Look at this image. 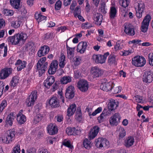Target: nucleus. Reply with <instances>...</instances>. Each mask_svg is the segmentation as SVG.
<instances>
[{"instance_id":"nucleus-47","label":"nucleus","mask_w":153,"mask_h":153,"mask_svg":"<svg viewBox=\"0 0 153 153\" xmlns=\"http://www.w3.org/2000/svg\"><path fill=\"white\" fill-rule=\"evenodd\" d=\"M35 102V101L28 97L26 101L27 105L28 107L33 106V105Z\"/></svg>"},{"instance_id":"nucleus-61","label":"nucleus","mask_w":153,"mask_h":153,"mask_svg":"<svg viewBox=\"0 0 153 153\" xmlns=\"http://www.w3.org/2000/svg\"><path fill=\"white\" fill-rule=\"evenodd\" d=\"M121 43L119 42H116V45H115L114 48L116 51L120 50L122 48V47L120 46Z\"/></svg>"},{"instance_id":"nucleus-1","label":"nucleus","mask_w":153,"mask_h":153,"mask_svg":"<svg viewBox=\"0 0 153 153\" xmlns=\"http://www.w3.org/2000/svg\"><path fill=\"white\" fill-rule=\"evenodd\" d=\"M27 38L26 34L23 33L15 34L13 36L8 37L7 40L9 42L13 45H16L20 43L21 41L25 40Z\"/></svg>"},{"instance_id":"nucleus-3","label":"nucleus","mask_w":153,"mask_h":153,"mask_svg":"<svg viewBox=\"0 0 153 153\" xmlns=\"http://www.w3.org/2000/svg\"><path fill=\"white\" fill-rule=\"evenodd\" d=\"M132 62L133 65L136 67H142L146 64V60L143 57L138 56L132 59Z\"/></svg>"},{"instance_id":"nucleus-2","label":"nucleus","mask_w":153,"mask_h":153,"mask_svg":"<svg viewBox=\"0 0 153 153\" xmlns=\"http://www.w3.org/2000/svg\"><path fill=\"white\" fill-rule=\"evenodd\" d=\"M16 132L13 130H10L7 131L2 137V142L6 144L11 143L15 139Z\"/></svg>"},{"instance_id":"nucleus-46","label":"nucleus","mask_w":153,"mask_h":153,"mask_svg":"<svg viewBox=\"0 0 153 153\" xmlns=\"http://www.w3.org/2000/svg\"><path fill=\"white\" fill-rule=\"evenodd\" d=\"M7 106V101L5 100H3L0 104V114H1L3 110L5 108V107Z\"/></svg>"},{"instance_id":"nucleus-36","label":"nucleus","mask_w":153,"mask_h":153,"mask_svg":"<svg viewBox=\"0 0 153 153\" xmlns=\"http://www.w3.org/2000/svg\"><path fill=\"white\" fill-rule=\"evenodd\" d=\"M115 56L114 55H110L108 59V63L110 65H116Z\"/></svg>"},{"instance_id":"nucleus-32","label":"nucleus","mask_w":153,"mask_h":153,"mask_svg":"<svg viewBox=\"0 0 153 153\" xmlns=\"http://www.w3.org/2000/svg\"><path fill=\"white\" fill-rule=\"evenodd\" d=\"M11 6L14 8L18 9L19 8L20 0H10Z\"/></svg>"},{"instance_id":"nucleus-63","label":"nucleus","mask_w":153,"mask_h":153,"mask_svg":"<svg viewBox=\"0 0 153 153\" xmlns=\"http://www.w3.org/2000/svg\"><path fill=\"white\" fill-rule=\"evenodd\" d=\"M121 53H122V56H126L131 53V51L129 50L124 51H123L121 52Z\"/></svg>"},{"instance_id":"nucleus-41","label":"nucleus","mask_w":153,"mask_h":153,"mask_svg":"<svg viewBox=\"0 0 153 153\" xmlns=\"http://www.w3.org/2000/svg\"><path fill=\"white\" fill-rule=\"evenodd\" d=\"M105 2H102L100 4V6L99 9L100 12H101L103 14H105L106 13V9L105 8Z\"/></svg>"},{"instance_id":"nucleus-24","label":"nucleus","mask_w":153,"mask_h":153,"mask_svg":"<svg viewBox=\"0 0 153 153\" xmlns=\"http://www.w3.org/2000/svg\"><path fill=\"white\" fill-rule=\"evenodd\" d=\"M118 106V103L115 102L114 100H111L108 104V107L109 111H111L116 109Z\"/></svg>"},{"instance_id":"nucleus-31","label":"nucleus","mask_w":153,"mask_h":153,"mask_svg":"<svg viewBox=\"0 0 153 153\" xmlns=\"http://www.w3.org/2000/svg\"><path fill=\"white\" fill-rule=\"evenodd\" d=\"M72 77L69 76H64L61 78L60 82L62 84H67L71 81Z\"/></svg>"},{"instance_id":"nucleus-33","label":"nucleus","mask_w":153,"mask_h":153,"mask_svg":"<svg viewBox=\"0 0 153 153\" xmlns=\"http://www.w3.org/2000/svg\"><path fill=\"white\" fill-rule=\"evenodd\" d=\"M65 56L63 54H61L59 59V66L61 68H63L65 65Z\"/></svg>"},{"instance_id":"nucleus-59","label":"nucleus","mask_w":153,"mask_h":153,"mask_svg":"<svg viewBox=\"0 0 153 153\" xmlns=\"http://www.w3.org/2000/svg\"><path fill=\"white\" fill-rule=\"evenodd\" d=\"M80 7L79 6H77L75 9L74 11V15L75 17H76L77 15L80 14Z\"/></svg>"},{"instance_id":"nucleus-12","label":"nucleus","mask_w":153,"mask_h":153,"mask_svg":"<svg viewBox=\"0 0 153 153\" xmlns=\"http://www.w3.org/2000/svg\"><path fill=\"white\" fill-rule=\"evenodd\" d=\"M125 27L124 32L128 35L133 36L135 34L134 28L131 24L125 23L124 24Z\"/></svg>"},{"instance_id":"nucleus-25","label":"nucleus","mask_w":153,"mask_h":153,"mask_svg":"<svg viewBox=\"0 0 153 153\" xmlns=\"http://www.w3.org/2000/svg\"><path fill=\"white\" fill-rule=\"evenodd\" d=\"M27 62L25 61H22L19 59L15 63L16 65H18L17 69L18 71H21L22 69L24 68L26 66Z\"/></svg>"},{"instance_id":"nucleus-44","label":"nucleus","mask_w":153,"mask_h":153,"mask_svg":"<svg viewBox=\"0 0 153 153\" xmlns=\"http://www.w3.org/2000/svg\"><path fill=\"white\" fill-rule=\"evenodd\" d=\"M74 64L75 66H77L80 64L81 57L79 56H76L74 59Z\"/></svg>"},{"instance_id":"nucleus-56","label":"nucleus","mask_w":153,"mask_h":153,"mask_svg":"<svg viewBox=\"0 0 153 153\" xmlns=\"http://www.w3.org/2000/svg\"><path fill=\"white\" fill-rule=\"evenodd\" d=\"M66 132L69 135H71L74 134L73 128L68 127L66 129Z\"/></svg>"},{"instance_id":"nucleus-38","label":"nucleus","mask_w":153,"mask_h":153,"mask_svg":"<svg viewBox=\"0 0 153 153\" xmlns=\"http://www.w3.org/2000/svg\"><path fill=\"white\" fill-rule=\"evenodd\" d=\"M83 144L84 147L86 149H89L91 147V143L87 139H85L83 141Z\"/></svg>"},{"instance_id":"nucleus-13","label":"nucleus","mask_w":153,"mask_h":153,"mask_svg":"<svg viewBox=\"0 0 153 153\" xmlns=\"http://www.w3.org/2000/svg\"><path fill=\"white\" fill-rule=\"evenodd\" d=\"M74 88L70 85L66 89L65 96L67 98L71 99L74 96Z\"/></svg>"},{"instance_id":"nucleus-52","label":"nucleus","mask_w":153,"mask_h":153,"mask_svg":"<svg viewBox=\"0 0 153 153\" xmlns=\"http://www.w3.org/2000/svg\"><path fill=\"white\" fill-rule=\"evenodd\" d=\"M46 59V58L45 57H43L40 58L37 63V65H42L44 64L46 62H45Z\"/></svg>"},{"instance_id":"nucleus-14","label":"nucleus","mask_w":153,"mask_h":153,"mask_svg":"<svg viewBox=\"0 0 153 153\" xmlns=\"http://www.w3.org/2000/svg\"><path fill=\"white\" fill-rule=\"evenodd\" d=\"M49 105L52 108L58 107L60 106L58 99L56 97H51L49 101Z\"/></svg>"},{"instance_id":"nucleus-28","label":"nucleus","mask_w":153,"mask_h":153,"mask_svg":"<svg viewBox=\"0 0 153 153\" xmlns=\"http://www.w3.org/2000/svg\"><path fill=\"white\" fill-rule=\"evenodd\" d=\"M134 142V140L133 137H128L125 141V145L127 147H129L133 144Z\"/></svg>"},{"instance_id":"nucleus-34","label":"nucleus","mask_w":153,"mask_h":153,"mask_svg":"<svg viewBox=\"0 0 153 153\" xmlns=\"http://www.w3.org/2000/svg\"><path fill=\"white\" fill-rule=\"evenodd\" d=\"M34 45V44L33 42H29L24 47L23 50L26 51L32 49Z\"/></svg>"},{"instance_id":"nucleus-48","label":"nucleus","mask_w":153,"mask_h":153,"mask_svg":"<svg viewBox=\"0 0 153 153\" xmlns=\"http://www.w3.org/2000/svg\"><path fill=\"white\" fill-rule=\"evenodd\" d=\"M120 134L119 137L120 138H123L126 135V131L122 127L119 128Z\"/></svg>"},{"instance_id":"nucleus-49","label":"nucleus","mask_w":153,"mask_h":153,"mask_svg":"<svg viewBox=\"0 0 153 153\" xmlns=\"http://www.w3.org/2000/svg\"><path fill=\"white\" fill-rule=\"evenodd\" d=\"M63 144L65 146L71 149H72L73 148V146L71 145L69 140H64Z\"/></svg>"},{"instance_id":"nucleus-5","label":"nucleus","mask_w":153,"mask_h":153,"mask_svg":"<svg viewBox=\"0 0 153 153\" xmlns=\"http://www.w3.org/2000/svg\"><path fill=\"white\" fill-rule=\"evenodd\" d=\"M151 19V16L149 14L144 17L141 23V31L142 32L145 33L147 31Z\"/></svg>"},{"instance_id":"nucleus-45","label":"nucleus","mask_w":153,"mask_h":153,"mask_svg":"<svg viewBox=\"0 0 153 153\" xmlns=\"http://www.w3.org/2000/svg\"><path fill=\"white\" fill-rule=\"evenodd\" d=\"M74 48H71L67 46V51L68 54L73 56L74 55Z\"/></svg>"},{"instance_id":"nucleus-54","label":"nucleus","mask_w":153,"mask_h":153,"mask_svg":"<svg viewBox=\"0 0 153 153\" xmlns=\"http://www.w3.org/2000/svg\"><path fill=\"white\" fill-rule=\"evenodd\" d=\"M121 87L120 86L115 87L112 91V92L114 94H117L121 91Z\"/></svg>"},{"instance_id":"nucleus-19","label":"nucleus","mask_w":153,"mask_h":153,"mask_svg":"<svg viewBox=\"0 0 153 153\" xmlns=\"http://www.w3.org/2000/svg\"><path fill=\"white\" fill-rule=\"evenodd\" d=\"M15 118V114L13 112L10 113L6 117L5 121L6 124L12 126Z\"/></svg>"},{"instance_id":"nucleus-26","label":"nucleus","mask_w":153,"mask_h":153,"mask_svg":"<svg viewBox=\"0 0 153 153\" xmlns=\"http://www.w3.org/2000/svg\"><path fill=\"white\" fill-rule=\"evenodd\" d=\"M76 110L75 104H73L71 105L67 111V115L70 117L74 114Z\"/></svg>"},{"instance_id":"nucleus-58","label":"nucleus","mask_w":153,"mask_h":153,"mask_svg":"<svg viewBox=\"0 0 153 153\" xmlns=\"http://www.w3.org/2000/svg\"><path fill=\"white\" fill-rule=\"evenodd\" d=\"M76 117L77 120L79 121H80L82 120V113L81 110L79 111H76Z\"/></svg>"},{"instance_id":"nucleus-23","label":"nucleus","mask_w":153,"mask_h":153,"mask_svg":"<svg viewBox=\"0 0 153 153\" xmlns=\"http://www.w3.org/2000/svg\"><path fill=\"white\" fill-rule=\"evenodd\" d=\"M47 130L50 134L53 135L57 133L58 130L56 125L51 123L47 127Z\"/></svg>"},{"instance_id":"nucleus-10","label":"nucleus","mask_w":153,"mask_h":153,"mask_svg":"<svg viewBox=\"0 0 153 153\" xmlns=\"http://www.w3.org/2000/svg\"><path fill=\"white\" fill-rule=\"evenodd\" d=\"M79 89L82 92H85L88 90V85L87 82L84 80L79 81L77 84Z\"/></svg>"},{"instance_id":"nucleus-30","label":"nucleus","mask_w":153,"mask_h":153,"mask_svg":"<svg viewBox=\"0 0 153 153\" xmlns=\"http://www.w3.org/2000/svg\"><path fill=\"white\" fill-rule=\"evenodd\" d=\"M102 110V108L101 107L98 108L94 112L91 114L92 109L89 108H87L86 109V111H88V114L89 116L92 115L93 116H95L97 114L100 113Z\"/></svg>"},{"instance_id":"nucleus-15","label":"nucleus","mask_w":153,"mask_h":153,"mask_svg":"<svg viewBox=\"0 0 153 153\" xmlns=\"http://www.w3.org/2000/svg\"><path fill=\"white\" fill-rule=\"evenodd\" d=\"M49 50V47L47 45H44L41 47L38 51V55L39 57L44 56L48 53Z\"/></svg>"},{"instance_id":"nucleus-27","label":"nucleus","mask_w":153,"mask_h":153,"mask_svg":"<svg viewBox=\"0 0 153 153\" xmlns=\"http://www.w3.org/2000/svg\"><path fill=\"white\" fill-rule=\"evenodd\" d=\"M92 59L97 63L102 64L105 62L104 59H102L101 55H94L92 56Z\"/></svg>"},{"instance_id":"nucleus-11","label":"nucleus","mask_w":153,"mask_h":153,"mask_svg":"<svg viewBox=\"0 0 153 153\" xmlns=\"http://www.w3.org/2000/svg\"><path fill=\"white\" fill-rule=\"evenodd\" d=\"M91 74L93 78H96L101 76L103 73V71L97 67L92 68Z\"/></svg>"},{"instance_id":"nucleus-16","label":"nucleus","mask_w":153,"mask_h":153,"mask_svg":"<svg viewBox=\"0 0 153 153\" xmlns=\"http://www.w3.org/2000/svg\"><path fill=\"white\" fill-rule=\"evenodd\" d=\"M58 63L57 60H54L51 63L48 70L49 74H53L56 72L58 68Z\"/></svg>"},{"instance_id":"nucleus-64","label":"nucleus","mask_w":153,"mask_h":153,"mask_svg":"<svg viewBox=\"0 0 153 153\" xmlns=\"http://www.w3.org/2000/svg\"><path fill=\"white\" fill-rule=\"evenodd\" d=\"M44 86L47 88H50L52 84L48 82L47 80H45L44 82Z\"/></svg>"},{"instance_id":"nucleus-4","label":"nucleus","mask_w":153,"mask_h":153,"mask_svg":"<svg viewBox=\"0 0 153 153\" xmlns=\"http://www.w3.org/2000/svg\"><path fill=\"white\" fill-rule=\"evenodd\" d=\"M95 144L97 148L102 149V148L108 147L109 142L106 138H99L95 140Z\"/></svg>"},{"instance_id":"nucleus-50","label":"nucleus","mask_w":153,"mask_h":153,"mask_svg":"<svg viewBox=\"0 0 153 153\" xmlns=\"http://www.w3.org/2000/svg\"><path fill=\"white\" fill-rule=\"evenodd\" d=\"M148 61L149 64L153 66V53H150L148 54Z\"/></svg>"},{"instance_id":"nucleus-60","label":"nucleus","mask_w":153,"mask_h":153,"mask_svg":"<svg viewBox=\"0 0 153 153\" xmlns=\"http://www.w3.org/2000/svg\"><path fill=\"white\" fill-rule=\"evenodd\" d=\"M46 80H47L48 82H50L52 84H53L55 81L54 77L51 76L48 77Z\"/></svg>"},{"instance_id":"nucleus-51","label":"nucleus","mask_w":153,"mask_h":153,"mask_svg":"<svg viewBox=\"0 0 153 153\" xmlns=\"http://www.w3.org/2000/svg\"><path fill=\"white\" fill-rule=\"evenodd\" d=\"M62 2L60 0L57 1L55 4V8L56 10H59L61 7Z\"/></svg>"},{"instance_id":"nucleus-62","label":"nucleus","mask_w":153,"mask_h":153,"mask_svg":"<svg viewBox=\"0 0 153 153\" xmlns=\"http://www.w3.org/2000/svg\"><path fill=\"white\" fill-rule=\"evenodd\" d=\"M42 117L41 115L38 114L35 117L34 120L36 122H39L42 120Z\"/></svg>"},{"instance_id":"nucleus-57","label":"nucleus","mask_w":153,"mask_h":153,"mask_svg":"<svg viewBox=\"0 0 153 153\" xmlns=\"http://www.w3.org/2000/svg\"><path fill=\"white\" fill-rule=\"evenodd\" d=\"M20 146L18 144L16 147L14 148L13 151L12 153H20Z\"/></svg>"},{"instance_id":"nucleus-42","label":"nucleus","mask_w":153,"mask_h":153,"mask_svg":"<svg viewBox=\"0 0 153 153\" xmlns=\"http://www.w3.org/2000/svg\"><path fill=\"white\" fill-rule=\"evenodd\" d=\"M120 4L123 7L126 8L129 4V0H119Z\"/></svg>"},{"instance_id":"nucleus-20","label":"nucleus","mask_w":153,"mask_h":153,"mask_svg":"<svg viewBox=\"0 0 153 153\" xmlns=\"http://www.w3.org/2000/svg\"><path fill=\"white\" fill-rule=\"evenodd\" d=\"M100 129V128L97 126H94L93 128L90 131L89 134V138L90 139H93L97 134Z\"/></svg>"},{"instance_id":"nucleus-35","label":"nucleus","mask_w":153,"mask_h":153,"mask_svg":"<svg viewBox=\"0 0 153 153\" xmlns=\"http://www.w3.org/2000/svg\"><path fill=\"white\" fill-rule=\"evenodd\" d=\"M22 24L20 21H13L11 22V26L13 28L16 29L19 27Z\"/></svg>"},{"instance_id":"nucleus-37","label":"nucleus","mask_w":153,"mask_h":153,"mask_svg":"<svg viewBox=\"0 0 153 153\" xmlns=\"http://www.w3.org/2000/svg\"><path fill=\"white\" fill-rule=\"evenodd\" d=\"M117 13V11L116 8L114 7H111L110 12V18L112 19H114L116 17Z\"/></svg>"},{"instance_id":"nucleus-8","label":"nucleus","mask_w":153,"mask_h":153,"mask_svg":"<svg viewBox=\"0 0 153 153\" xmlns=\"http://www.w3.org/2000/svg\"><path fill=\"white\" fill-rule=\"evenodd\" d=\"M12 69L10 68H5L2 69L0 72V79H5L10 75L12 72Z\"/></svg>"},{"instance_id":"nucleus-18","label":"nucleus","mask_w":153,"mask_h":153,"mask_svg":"<svg viewBox=\"0 0 153 153\" xmlns=\"http://www.w3.org/2000/svg\"><path fill=\"white\" fill-rule=\"evenodd\" d=\"M48 64V62H46L44 65H36L37 68L39 71V75L40 76H42L47 70Z\"/></svg>"},{"instance_id":"nucleus-22","label":"nucleus","mask_w":153,"mask_h":153,"mask_svg":"<svg viewBox=\"0 0 153 153\" xmlns=\"http://www.w3.org/2000/svg\"><path fill=\"white\" fill-rule=\"evenodd\" d=\"M93 18L97 25L100 26L103 19L102 16L100 13H96L93 15Z\"/></svg>"},{"instance_id":"nucleus-29","label":"nucleus","mask_w":153,"mask_h":153,"mask_svg":"<svg viewBox=\"0 0 153 153\" xmlns=\"http://www.w3.org/2000/svg\"><path fill=\"white\" fill-rule=\"evenodd\" d=\"M17 120L19 123L21 124L24 123L26 121V118L25 115L20 113L17 115Z\"/></svg>"},{"instance_id":"nucleus-53","label":"nucleus","mask_w":153,"mask_h":153,"mask_svg":"<svg viewBox=\"0 0 153 153\" xmlns=\"http://www.w3.org/2000/svg\"><path fill=\"white\" fill-rule=\"evenodd\" d=\"M135 98L137 102L142 103H143L144 100L142 97L137 95L135 96Z\"/></svg>"},{"instance_id":"nucleus-7","label":"nucleus","mask_w":153,"mask_h":153,"mask_svg":"<svg viewBox=\"0 0 153 153\" xmlns=\"http://www.w3.org/2000/svg\"><path fill=\"white\" fill-rule=\"evenodd\" d=\"M137 5V8H135L136 11V15L139 18L142 16V13L145 8L144 3L142 2L137 3L136 4Z\"/></svg>"},{"instance_id":"nucleus-55","label":"nucleus","mask_w":153,"mask_h":153,"mask_svg":"<svg viewBox=\"0 0 153 153\" xmlns=\"http://www.w3.org/2000/svg\"><path fill=\"white\" fill-rule=\"evenodd\" d=\"M4 85V83L2 81L0 82V97L3 94Z\"/></svg>"},{"instance_id":"nucleus-43","label":"nucleus","mask_w":153,"mask_h":153,"mask_svg":"<svg viewBox=\"0 0 153 153\" xmlns=\"http://www.w3.org/2000/svg\"><path fill=\"white\" fill-rule=\"evenodd\" d=\"M18 79L16 77H13L11 80L10 85L11 88H14L16 86L18 82Z\"/></svg>"},{"instance_id":"nucleus-6","label":"nucleus","mask_w":153,"mask_h":153,"mask_svg":"<svg viewBox=\"0 0 153 153\" xmlns=\"http://www.w3.org/2000/svg\"><path fill=\"white\" fill-rule=\"evenodd\" d=\"M143 81L146 83H150L153 80V74L150 71H145L143 76Z\"/></svg>"},{"instance_id":"nucleus-17","label":"nucleus","mask_w":153,"mask_h":153,"mask_svg":"<svg viewBox=\"0 0 153 153\" xmlns=\"http://www.w3.org/2000/svg\"><path fill=\"white\" fill-rule=\"evenodd\" d=\"M114 86L112 82H109L102 84L100 86V88L104 91L108 92L111 91Z\"/></svg>"},{"instance_id":"nucleus-21","label":"nucleus","mask_w":153,"mask_h":153,"mask_svg":"<svg viewBox=\"0 0 153 153\" xmlns=\"http://www.w3.org/2000/svg\"><path fill=\"white\" fill-rule=\"evenodd\" d=\"M87 45V43L85 42H79L77 45V52L81 54L83 53L85 50Z\"/></svg>"},{"instance_id":"nucleus-40","label":"nucleus","mask_w":153,"mask_h":153,"mask_svg":"<svg viewBox=\"0 0 153 153\" xmlns=\"http://www.w3.org/2000/svg\"><path fill=\"white\" fill-rule=\"evenodd\" d=\"M3 13L5 16H11L13 14L14 12L12 10L8 9H4Z\"/></svg>"},{"instance_id":"nucleus-9","label":"nucleus","mask_w":153,"mask_h":153,"mask_svg":"<svg viewBox=\"0 0 153 153\" xmlns=\"http://www.w3.org/2000/svg\"><path fill=\"white\" fill-rule=\"evenodd\" d=\"M120 116L119 113H115L109 119V122L111 126H117L120 122Z\"/></svg>"},{"instance_id":"nucleus-39","label":"nucleus","mask_w":153,"mask_h":153,"mask_svg":"<svg viewBox=\"0 0 153 153\" xmlns=\"http://www.w3.org/2000/svg\"><path fill=\"white\" fill-rule=\"evenodd\" d=\"M37 91L34 90L31 92L30 95L28 97L35 101L37 99Z\"/></svg>"}]
</instances>
